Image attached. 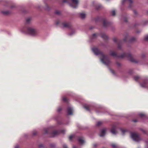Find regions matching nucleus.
I'll return each mask as SVG.
<instances>
[{
    "label": "nucleus",
    "instance_id": "obj_4",
    "mask_svg": "<svg viewBox=\"0 0 148 148\" xmlns=\"http://www.w3.org/2000/svg\"><path fill=\"white\" fill-rule=\"evenodd\" d=\"M64 3H69L70 5L72 8H76L78 5V0H63Z\"/></svg>",
    "mask_w": 148,
    "mask_h": 148
},
{
    "label": "nucleus",
    "instance_id": "obj_48",
    "mask_svg": "<svg viewBox=\"0 0 148 148\" xmlns=\"http://www.w3.org/2000/svg\"><path fill=\"white\" fill-rule=\"evenodd\" d=\"M93 146H94V147H96V146L97 145H96V144H93Z\"/></svg>",
    "mask_w": 148,
    "mask_h": 148
},
{
    "label": "nucleus",
    "instance_id": "obj_7",
    "mask_svg": "<svg viewBox=\"0 0 148 148\" xmlns=\"http://www.w3.org/2000/svg\"><path fill=\"white\" fill-rule=\"evenodd\" d=\"M73 108L71 105H69L68 107L66 112L68 115H72L73 114Z\"/></svg>",
    "mask_w": 148,
    "mask_h": 148
},
{
    "label": "nucleus",
    "instance_id": "obj_27",
    "mask_svg": "<svg viewBox=\"0 0 148 148\" xmlns=\"http://www.w3.org/2000/svg\"><path fill=\"white\" fill-rule=\"evenodd\" d=\"M135 40V38L134 37H132L129 40L130 42H133Z\"/></svg>",
    "mask_w": 148,
    "mask_h": 148
},
{
    "label": "nucleus",
    "instance_id": "obj_30",
    "mask_svg": "<svg viewBox=\"0 0 148 148\" xmlns=\"http://www.w3.org/2000/svg\"><path fill=\"white\" fill-rule=\"evenodd\" d=\"M146 84L145 83H143V84H140V85L142 87H145L146 86Z\"/></svg>",
    "mask_w": 148,
    "mask_h": 148
},
{
    "label": "nucleus",
    "instance_id": "obj_36",
    "mask_svg": "<svg viewBox=\"0 0 148 148\" xmlns=\"http://www.w3.org/2000/svg\"><path fill=\"white\" fill-rule=\"evenodd\" d=\"M63 148H68L67 146L65 144H64L63 146Z\"/></svg>",
    "mask_w": 148,
    "mask_h": 148
},
{
    "label": "nucleus",
    "instance_id": "obj_22",
    "mask_svg": "<svg viewBox=\"0 0 148 148\" xmlns=\"http://www.w3.org/2000/svg\"><path fill=\"white\" fill-rule=\"evenodd\" d=\"M140 78V77L139 76H135L134 77V80L136 81H137Z\"/></svg>",
    "mask_w": 148,
    "mask_h": 148
},
{
    "label": "nucleus",
    "instance_id": "obj_8",
    "mask_svg": "<svg viewBox=\"0 0 148 148\" xmlns=\"http://www.w3.org/2000/svg\"><path fill=\"white\" fill-rule=\"evenodd\" d=\"M93 5L94 6L96 9H98L102 7L101 5L99 3H98L95 2L94 1L92 3Z\"/></svg>",
    "mask_w": 148,
    "mask_h": 148
},
{
    "label": "nucleus",
    "instance_id": "obj_12",
    "mask_svg": "<svg viewBox=\"0 0 148 148\" xmlns=\"http://www.w3.org/2000/svg\"><path fill=\"white\" fill-rule=\"evenodd\" d=\"M62 25L63 28H70L71 26L70 24L68 23H62Z\"/></svg>",
    "mask_w": 148,
    "mask_h": 148
},
{
    "label": "nucleus",
    "instance_id": "obj_49",
    "mask_svg": "<svg viewBox=\"0 0 148 148\" xmlns=\"http://www.w3.org/2000/svg\"><path fill=\"white\" fill-rule=\"evenodd\" d=\"M93 27H90V29H93Z\"/></svg>",
    "mask_w": 148,
    "mask_h": 148
},
{
    "label": "nucleus",
    "instance_id": "obj_52",
    "mask_svg": "<svg viewBox=\"0 0 148 148\" xmlns=\"http://www.w3.org/2000/svg\"><path fill=\"white\" fill-rule=\"evenodd\" d=\"M133 121L134 122H136V120H134Z\"/></svg>",
    "mask_w": 148,
    "mask_h": 148
},
{
    "label": "nucleus",
    "instance_id": "obj_32",
    "mask_svg": "<svg viewBox=\"0 0 148 148\" xmlns=\"http://www.w3.org/2000/svg\"><path fill=\"white\" fill-rule=\"evenodd\" d=\"M101 124V123L100 121H99L97 122L96 123V125L97 126H100Z\"/></svg>",
    "mask_w": 148,
    "mask_h": 148
},
{
    "label": "nucleus",
    "instance_id": "obj_17",
    "mask_svg": "<svg viewBox=\"0 0 148 148\" xmlns=\"http://www.w3.org/2000/svg\"><path fill=\"white\" fill-rule=\"evenodd\" d=\"M1 12L2 14L5 15H8L10 13V12L8 11H3Z\"/></svg>",
    "mask_w": 148,
    "mask_h": 148
},
{
    "label": "nucleus",
    "instance_id": "obj_39",
    "mask_svg": "<svg viewBox=\"0 0 148 148\" xmlns=\"http://www.w3.org/2000/svg\"><path fill=\"white\" fill-rule=\"evenodd\" d=\"M59 22L58 21H56L55 22V24L56 25H58L59 24Z\"/></svg>",
    "mask_w": 148,
    "mask_h": 148
},
{
    "label": "nucleus",
    "instance_id": "obj_25",
    "mask_svg": "<svg viewBox=\"0 0 148 148\" xmlns=\"http://www.w3.org/2000/svg\"><path fill=\"white\" fill-rule=\"evenodd\" d=\"M133 72V71L132 69H130L128 72V74L130 75L132 74Z\"/></svg>",
    "mask_w": 148,
    "mask_h": 148
},
{
    "label": "nucleus",
    "instance_id": "obj_45",
    "mask_svg": "<svg viewBox=\"0 0 148 148\" xmlns=\"http://www.w3.org/2000/svg\"><path fill=\"white\" fill-rule=\"evenodd\" d=\"M58 123L59 124H63V123H62V122H60V121H58Z\"/></svg>",
    "mask_w": 148,
    "mask_h": 148
},
{
    "label": "nucleus",
    "instance_id": "obj_2",
    "mask_svg": "<svg viewBox=\"0 0 148 148\" xmlns=\"http://www.w3.org/2000/svg\"><path fill=\"white\" fill-rule=\"evenodd\" d=\"M21 32L33 36L38 35V31L37 29L32 27H29L27 28L23 27L21 29Z\"/></svg>",
    "mask_w": 148,
    "mask_h": 148
},
{
    "label": "nucleus",
    "instance_id": "obj_6",
    "mask_svg": "<svg viewBox=\"0 0 148 148\" xmlns=\"http://www.w3.org/2000/svg\"><path fill=\"white\" fill-rule=\"evenodd\" d=\"M66 131L65 130H63L60 131H55L52 132L50 134L51 137H54L58 135L60 133L64 134Z\"/></svg>",
    "mask_w": 148,
    "mask_h": 148
},
{
    "label": "nucleus",
    "instance_id": "obj_14",
    "mask_svg": "<svg viewBox=\"0 0 148 148\" xmlns=\"http://www.w3.org/2000/svg\"><path fill=\"white\" fill-rule=\"evenodd\" d=\"M128 37V34H126L124 36V38L123 40L120 42V43H121L123 42H125L127 41Z\"/></svg>",
    "mask_w": 148,
    "mask_h": 148
},
{
    "label": "nucleus",
    "instance_id": "obj_18",
    "mask_svg": "<svg viewBox=\"0 0 148 148\" xmlns=\"http://www.w3.org/2000/svg\"><path fill=\"white\" fill-rule=\"evenodd\" d=\"M80 16L82 19H84L85 17V14L84 13H81L80 14Z\"/></svg>",
    "mask_w": 148,
    "mask_h": 148
},
{
    "label": "nucleus",
    "instance_id": "obj_31",
    "mask_svg": "<svg viewBox=\"0 0 148 148\" xmlns=\"http://www.w3.org/2000/svg\"><path fill=\"white\" fill-rule=\"evenodd\" d=\"M55 13L57 15H59L60 14V12L59 11H56L55 12Z\"/></svg>",
    "mask_w": 148,
    "mask_h": 148
},
{
    "label": "nucleus",
    "instance_id": "obj_38",
    "mask_svg": "<svg viewBox=\"0 0 148 148\" xmlns=\"http://www.w3.org/2000/svg\"><path fill=\"white\" fill-rule=\"evenodd\" d=\"M121 131L123 133V134H124L125 132L126 131L124 130H121Z\"/></svg>",
    "mask_w": 148,
    "mask_h": 148
},
{
    "label": "nucleus",
    "instance_id": "obj_16",
    "mask_svg": "<svg viewBox=\"0 0 148 148\" xmlns=\"http://www.w3.org/2000/svg\"><path fill=\"white\" fill-rule=\"evenodd\" d=\"M75 31L74 29H72L70 33L68 34L69 36H71L75 34Z\"/></svg>",
    "mask_w": 148,
    "mask_h": 148
},
{
    "label": "nucleus",
    "instance_id": "obj_51",
    "mask_svg": "<svg viewBox=\"0 0 148 148\" xmlns=\"http://www.w3.org/2000/svg\"><path fill=\"white\" fill-rule=\"evenodd\" d=\"M73 148H76L75 146H73Z\"/></svg>",
    "mask_w": 148,
    "mask_h": 148
},
{
    "label": "nucleus",
    "instance_id": "obj_43",
    "mask_svg": "<svg viewBox=\"0 0 148 148\" xmlns=\"http://www.w3.org/2000/svg\"><path fill=\"white\" fill-rule=\"evenodd\" d=\"M118 48L119 49H121V47L120 45V44H119L118 46Z\"/></svg>",
    "mask_w": 148,
    "mask_h": 148
},
{
    "label": "nucleus",
    "instance_id": "obj_23",
    "mask_svg": "<svg viewBox=\"0 0 148 148\" xmlns=\"http://www.w3.org/2000/svg\"><path fill=\"white\" fill-rule=\"evenodd\" d=\"M31 20V18L29 17L27 18L26 20V22L27 23H29L30 22V21Z\"/></svg>",
    "mask_w": 148,
    "mask_h": 148
},
{
    "label": "nucleus",
    "instance_id": "obj_40",
    "mask_svg": "<svg viewBox=\"0 0 148 148\" xmlns=\"http://www.w3.org/2000/svg\"><path fill=\"white\" fill-rule=\"evenodd\" d=\"M133 12H134V14L136 15H137V11L136 10H134Z\"/></svg>",
    "mask_w": 148,
    "mask_h": 148
},
{
    "label": "nucleus",
    "instance_id": "obj_24",
    "mask_svg": "<svg viewBox=\"0 0 148 148\" xmlns=\"http://www.w3.org/2000/svg\"><path fill=\"white\" fill-rule=\"evenodd\" d=\"M97 34H93L92 35V36L91 38L94 39L95 38L97 37Z\"/></svg>",
    "mask_w": 148,
    "mask_h": 148
},
{
    "label": "nucleus",
    "instance_id": "obj_29",
    "mask_svg": "<svg viewBox=\"0 0 148 148\" xmlns=\"http://www.w3.org/2000/svg\"><path fill=\"white\" fill-rule=\"evenodd\" d=\"M37 132L36 130L33 131L32 132V134L33 136L37 134Z\"/></svg>",
    "mask_w": 148,
    "mask_h": 148
},
{
    "label": "nucleus",
    "instance_id": "obj_10",
    "mask_svg": "<svg viewBox=\"0 0 148 148\" xmlns=\"http://www.w3.org/2000/svg\"><path fill=\"white\" fill-rule=\"evenodd\" d=\"M78 141L80 145H83L85 143V140L82 137H79L78 138Z\"/></svg>",
    "mask_w": 148,
    "mask_h": 148
},
{
    "label": "nucleus",
    "instance_id": "obj_37",
    "mask_svg": "<svg viewBox=\"0 0 148 148\" xmlns=\"http://www.w3.org/2000/svg\"><path fill=\"white\" fill-rule=\"evenodd\" d=\"M38 147L40 148H41L43 147V145L42 144H41L39 145Z\"/></svg>",
    "mask_w": 148,
    "mask_h": 148
},
{
    "label": "nucleus",
    "instance_id": "obj_55",
    "mask_svg": "<svg viewBox=\"0 0 148 148\" xmlns=\"http://www.w3.org/2000/svg\"><path fill=\"white\" fill-rule=\"evenodd\" d=\"M55 118V119L56 120H57V119L56 118Z\"/></svg>",
    "mask_w": 148,
    "mask_h": 148
},
{
    "label": "nucleus",
    "instance_id": "obj_41",
    "mask_svg": "<svg viewBox=\"0 0 148 148\" xmlns=\"http://www.w3.org/2000/svg\"><path fill=\"white\" fill-rule=\"evenodd\" d=\"M14 148H19V146L18 145H16L14 146Z\"/></svg>",
    "mask_w": 148,
    "mask_h": 148
},
{
    "label": "nucleus",
    "instance_id": "obj_42",
    "mask_svg": "<svg viewBox=\"0 0 148 148\" xmlns=\"http://www.w3.org/2000/svg\"><path fill=\"white\" fill-rule=\"evenodd\" d=\"M101 37L103 38H105L106 37V36L104 34L101 36Z\"/></svg>",
    "mask_w": 148,
    "mask_h": 148
},
{
    "label": "nucleus",
    "instance_id": "obj_34",
    "mask_svg": "<svg viewBox=\"0 0 148 148\" xmlns=\"http://www.w3.org/2000/svg\"><path fill=\"white\" fill-rule=\"evenodd\" d=\"M74 137V136L72 135L70 136L69 137V139L70 140H71L72 138Z\"/></svg>",
    "mask_w": 148,
    "mask_h": 148
},
{
    "label": "nucleus",
    "instance_id": "obj_26",
    "mask_svg": "<svg viewBox=\"0 0 148 148\" xmlns=\"http://www.w3.org/2000/svg\"><path fill=\"white\" fill-rule=\"evenodd\" d=\"M115 11L113 10L112 11V16H114L115 15Z\"/></svg>",
    "mask_w": 148,
    "mask_h": 148
},
{
    "label": "nucleus",
    "instance_id": "obj_20",
    "mask_svg": "<svg viewBox=\"0 0 148 148\" xmlns=\"http://www.w3.org/2000/svg\"><path fill=\"white\" fill-rule=\"evenodd\" d=\"M62 100L64 102L66 103H67L68 102V100L66 98L64 97H63L62 98Z\"/></svg>",
    "mask_w": 148,
    "mask_h": 148
},
{
    "label": "nucleus",
    "instance_id": "obj_46",
    "mask_svg": "<svg viewBox=\"0 0 148 148\" xmlns=\"http://www.w3.org/2000/svg\"><path fill=\"white\" fill-rule=\"evenodd\" d=\"M112 146L114 148L116 147V145L114 144H112Z\"/></svg>",
    "mask_w": 148,
    "mask_h": 148
},
{
    "label": "nucleus",
    "instance_id": "obj_21",
    "mask_svg": "<svg viewBox=\"0 0 148 148\" xmlns=\"http://www.w3.org/2000/svg\"><path fill=\"white\" fill-rule=\"evenodd\" d=\"M108 23L105 21H104L103 22V25L104 27H106L108 25Z\"/></svg>",
    "mask_w": 148,
    "mask_h": 148
},
{
    "label": "nucleus",
    "instance_id": "obj_19",
    "mask_svg": "<svg viewBox=\"0 0 148 148\" xmlns=\"http://www.w3.org/2000/svg\"><path fill=\"white\" fill-rule=\"evenodd\" d=\"M44 134H46L49 131V129H47L45 128V129L44 130Z\"/></svg>",
    "mask_w": 148,
    "mask_h": 148
},
{
    "label": "nucleus",
    "instance_id": "obj_9",
    "mask_svg": "<svg viewBox=\"0 0 148 148\" xmlns=\"http://www.w3.org/2000/svg\"><path fill=\"white\" fill-rule=\"evenodd\" d=\"M117 133V127L116 126H113L112 127V133L114 135L116 134Z\"/></svg>",
    "mask_w": 148,
    "mask_h": 148
},
{
    "label": "nucleus",
    "instance_id": "obj_3",
    "mask_svg": "<svg viewBox=\"0 0 148 148\" xmlns=\"http://www.w3.org/2000/svg\"><path fill=\"white\" fill-rule=\"evenodd\" d=\"M112 56L119 58H123L126 57L128 58V60L132 62L135 63H137L138 62L137 60L132 57L130 54H127L125 53H123L120 55L118 56L116 53L112 51Z\"/></svg>",
    "mask_w": 148,
    "mask_h": 148
},
{
    "label": "nucleus",
    "instance_id": "obj_50",
    "mask_svg": "<svg viewBox=\"0 0 148 148\" xmlns=\"http://www.w3.org/2000/svg\"><path fill=\"white\" fill-rule=\"evenodd\" d=\"M117 66H120V64H119V63H118V64H117Z\"/></svg>",
    "mask_w": 148,
    "mask_h": 148
},
{
    "label": "nucleus",
    "instance_id": "obj_44",
    "mask_svg": "<svg viewBox=\"0 0 148 148\" xmlns=\"http://www.w3.org/2000/svg\"><path fill=\"white\" fill-rule=\"evenodd\" d=\"M113 40L114 42H116V39L115 38H113Z\"/></svg>",
    "mask_w": 148,
    "mask_h": 148
},
{
    "label": "nucleus",
    "instance_id": "obj_1",
    "mask_svg": "<svg viewBox=\"0 0 148 148\" xmlns=\"http://www.w3.org/2000/svg\"><path fill=\"white\" fill-rule=\"evenodd\" d=\"M92 51L94 54L96 56H99L100 61L105 64L109 71H111V69L109 66L110 65V60L108 56L104 55L103 53L96 47H93L92 49Z\"/></svg>",
    "mask_w": 148,
    "mask_h": 148
},
{
    "label": "nucleus",
    "instance_id": "obj_35",
    "mask_svg": "<svg viewBox=\"0 0 148 148\" xmlns=\"http://www.w3.org/2000/svg\"><path fill=\"white\" fill-rule=\"evenodd\" d=\"M145 40L146 41H148V35L146 36L144 38Z\"/></svg>",
    "mask_w": 148,
    "mask_h": 148
},
{
    "label": "nucleus",
    "instance_id": "obj_53",
    "mask_svg": "<svg viewBox=\"0 0 148 148\" xmlns=\"http://www.w3.org/2000/svg\"><path fill=\"white\" fill-rule=\"evenodd\" d=\"M110 0H106V1H109Z\"/></svg>",
    "mask_w": 148,
    "mask_h": 148
},
{
    "label": "nucleus",
    "instance_id": "obj_33",
    "mask_svg": "<svg viewBox=\"0 0 148 148\" xmlns=\"http://www.w3.org/2000/svg\"><path fill=\"white\" fill-rule=\"evenodd\" d=\"M138 115L141 117H143L145 116V115L144 114L142 113L139 114Z\"/></svg>",
    "mask_w": 148,
    "mask_h": 148
},
{
    "label": "nucleus",
    "instance_id": "obj_54",
    "mask_svg": "<svg viewBox=\"0 0 148 148\" xmlns=\"http://www.w3.org/2000/svg\"><path fill=\"white\" fill-rule=\"evenodd\" d=\"M51 147H53V145H51Z\"/></svg>",
    "mask_w": 148,
    "mask_h": 148
},
{
    "label": "nucleus",
    "instance_id": "obj_47",
    "mask_svg": "<svg viewBox=\"0 0 148 148\" xmlns=\"http://www.w3.org/2000/svg\"><path fill=\"white\" fill-rule=\"evenodd\" d=\"M111 72H112V73L114 75V71L112 70Z\"/></svg>",
    "mask_w": 148,
    "mask_h": 148
},
{
    "label": "nucleus",
    "instance_id": "obj_28",
    "mask_svg": "<svg viewBox=\"0 0 148 148\" xmlns=\"http://www.w3.org/2000/svg\"><path fill=\"white\" fill-rule=\"evenodd\" d=\"M62 110V108H61V107H59L58 108V109H57V111L58 112H60V111Z\"/></svg>",
    "mask_w": 148,
    "mask_h": 148
},
{
    "label": "nucleus",
    "instance_id": "obj_15",
    "mask_svg": "<svg viewBox=\"0 0 148 148\" xmlns=\"http://www.w3.org/2000/svg\"><path fill=\"white\" fill-rule=\"evenodd\" d=\"M128 1L129 2V7H131V5L133 3V1L132 0H123L122 1V3H124L126 1Z\"/></svg>",
    "mask_w": 148,
    "mask_h": 148
},
{
    "label": "nucleus",
    "instance_id": "obj_13",
    "mask_svg": "<svg viewBox=\"0 0 148 148\" xmlns=\"http://www.w3.org/2000/svg\"><path fill=\"white\" fill-rule=\"evenodd\" d=\"M106 131V130L105 129H102L99 133V136L101 137L104 136L105 134Z\"/></svg>",
    "mask_w": 148,
    "mask_h": 148
},
{
    "label": "nucleus",
    "instance_id": "obj_56",
    "mask_svg": "<svg viewBox=\"0 0 148 148\" xmlns=\"http://www.w3.org/2000/svg\"><path fill=\"white\" fill-rule=\"evenodd\" d=\"M147 13L148 14V11H147Z\"/></svg>",
    "mask_w": 148,
    "mask_h": 148
},
{
    "label": "nucleus",
    "instance_id": "obj_11",
    "mask_svg": "<svg viewBox=\"0 0 148 148\" xmlns=\"http://www.w3.org/2000/svg\"><path fill=\"white\" fill-rule=\"evenodd\" d=\"M84 108L88 111H90V110L92 109V106L90 105L85 104L84 106Z\"/></svg>",
    "mask_w": 148,
    "mask_h": 148
},
{
    "label": "nucleus",
    "instance_id": "obj_5",
    "mask_svg": "<svg viewBox=\"0 0 148 148\" xmlns=\"http://www.w3.org/2000/svg\"><path fill=\"white\" fill-rule=\"evenodd\" d=\"M131 138L133 140L136 142H139L141 140L139 135L135 133H132L131 134Z\"/></svg>",
    "mask_w": 148,
    "mask_h": 148
}]
</instances>
